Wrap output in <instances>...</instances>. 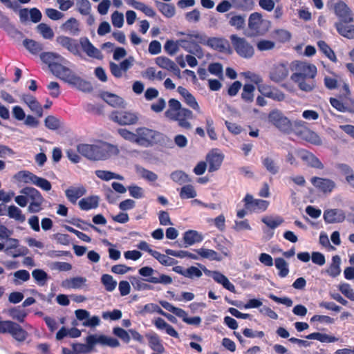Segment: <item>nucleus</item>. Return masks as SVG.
Instances as JSON below:
<instances>
[{"label":"nucleus","instance_id":"a19ab883","mask_svg":"<svg viewBox=\"0 0 354 354\" xmlns=\"http://www.w3.org/2000/svg\"><path fill=\"white\" fill-rule=\"evenodd\" d=\"M181 47L180 39L174 41L172 39H168L165 45V51L171 56L176 55L179 50V48Z\"/></svg>","mask_w":354,"mask_h":354},{"label":"nucleus","instance_id":"a18cd8bd","mask_svg":"<svg viewBox=\"0 0 354 354\" xmlns=\"http://www.w3.org/2000/svg\"><path fill=\"white\" fill-rule=\"evenodd\" d=\"M165 252L166 254H167V255L173 256L175 257H178V258L182 259V258L187 257L191 259H195V260L198 259V255L191 253L188 251H185V250L176 251V250H174L171 249H166L165 250Z\"/></svg>","mask_w":354,"mask_h":354},{"label":"nucleus","instance_id":"603ef678","mask_svg":"<svg viewBox=\"0 0 354 354\" xmlns=\"http://www.w3.org/2000/svg\"><path fill=\"white\" fill-rule=\"evenodd\" d=\"M196 196V192L192 185L183 186L180 192V197L182 199L194 198Z\"/></svg>","mask_w":354,"mask_h":354},{"label":"nucleus","instance_id":"412c9836","mask_svg":"<svg viewBox=\"0 0 354 354\" xmlns=\"http://www.w3.org/2000/svg\"><path fill=\"white\" fill-rule=\"evenodd\" d=\"M172 270L174 272L192 279L194 278H200L203 275L201 270L195 266H190L189 268L185 269L183 266H174Z\"/></svg>","mask_w":354,"mask_h":354},{"label":"nucleus","instance_id":"bf43d9fd","mask_svg":"<svg viewBox=\"0 0 354 354\" xmlns=\"http://www.w3.org/2000/svg\"><path fill=\"white\" fill-rule=\"evenodd\" d=\"M37 175L31 173L29 171H20L15 175V178L18 180H22L25 183H33L34 180L32 179Z\"/></svg>","mask_w":354,"mask_h":354},{"label":"nucleus","instance_id":"338daca9","mask_svg":"<svg viewBox=\"0 0 354 354\" xmlns=\"http://www.w3.org/2000/svg\"><path fill=\"white\" fill-rule=\"evenodd\" d=\"M45 126L51 130H57L60 127L59 120L53 115H48L45 119Z\"/></svg>","mask_w":354,"mask_h":354},{"label":"nucleus","instance_id":"f3484780","mask_svg":"<svg viewBox=\"0 0 354 354\" xmlns=\"http://www.w3.org/2000/svg\"><path fill=\"white\" fill-rule=\"evenodd\" d=\"M307 122L302 120H297L291 125L290 132H293L299 139L310 141V129Z\"/></svg>","mask_w":354,"mask_h":354},{"label":"nucleus","instance_id":"8fccbe9b","mask_svg":"<svg viewBox=\"0 0 354 354\" xmlns=\"http://www.w3.org/2000/svg\"><path fill=\"white\" fill-rule=\"evenodd\" d=\"M32 276L39 286H44L48 278V274L41 269H35L32 272Z\"/></svg>","mask_w":354,"mask_h":354},{"label":"nucleus","instance_id":"7c9ffc66","mask_svg":"<svg viewBox=\"0 0 354 354\" xmlns=\"http://www.w3.org/2000/svg\"><path fill=\"white\" fill-rule=\"evenodd\" d=\"M154 325L158 329H160V330L165 329L166 333L169 335H170L173 337H175V338L178 337V332L174 329V328L172 326H171L168 323H167L162 318L158 317L154 321Z\"/></svg>","mask_w":354,"mask_h":354},{"label":"nucleus","instance_id":"393cba45","mask_svg":"<svg viewBox=\"0 0 354 354\" xmlns=\"http://www.w3.org/2000/svg\"><path fill=\"white\" fill-rule=\"evenodd\" d=\"M86 192L85 187L82 185L79 187H70L65 191L68 200L73 204L76 203L78 198L84 196Z\"/></svg>","mask_w":354,"mask_h":354},{"label":"nucleus","instance_id":"de8ad7c7","mask_svg":"<svg viewBox=\"0 0 354 354\" xmlns=\"http://www.w3.org/2000/svg\"><path fill=\"white\" fill-rule=\"evenodd\" d=\"M153 257L157 259L162 265L165 266H173L177 263V261L171 257L165 254H161L158 251H155L153 254Z\"/></svg>","mask_w":354,"mask_h":354},{"label":"nucleus","instance_id":"4d7b16f0","mask_svg":"<svg viewBox=\"0 0 354 354\" xmlns=\"http://www.w3.org/2000/svg\"><path fill=\"white\" fill-rule=\"evenodd\" d=\"M311 339H316L321 342L330 343L337 340V339L331 335L322 333H311Z\"/></svg>","mask_w":354,"mask_h":354},{"label":"nucleus","instance_id":"69168bd1","mask_svg":"<svg viewBox=\"0 0 354 354\" xmlns=\"http://www.w3.org/2000/svg\"><path fill=\"white\" fill-rule=\"evenodd\" d=\"M78 12L83 15H88L91 12V3L88 0H76Z\"/></svg>","mask_w":354,"mask_h":354},{"label":"nucleus","instance_id":"473e14b6","mask_svg":"<svg viewBox=\"0 0 354 354\" xmlns=\"http://www.w3.org/2000/svg\"><path fill=\"white\" fill-rule=\"evenodd\" d=\"M62 30L68 32L72 35H77L80 33V24L78 21L71 17L68 19L62 26Z\"/></svg>","mask_w":354,"mask_h":354},{"label":"nucleus","instance_id":"cd10ccee","mask_svg":"<svg viewBox=\"0 0 354 354\" xmlns=\"http://www.w3.org/2000/svg\"><path fill=\"white\" fill-rule=\"evenodd\" d=\"M146 337L149 341V347L158 353H162L165 348L158 334L155 333L147 334Z\"/></svg>","mask_w":354,"mask_h":354},{"label":"nucleus","instance_id":"774afa93","mask_svg":"<svg viewBox=\"0 0 354 354\" xmlns=\"http://www.w3.org/2000/svg\"><path fill=\"white\" fill-rule=\"evenodd\" d=\"M113 333L124 343H129L131 340V337L128 332L120 327H115L113 330Z\"/></svg>","mask_w":354,"mask_h":354},{"label":"nucleus","instance_id":"7ed1b4c3","mask_svg":"<svg viewBox=\"0 0 354 354\" xmlns=\"http://www.w3.org/2000/svg\"><path fill=\"white\" fill-rule=\"evenodd\" d=\"M77 150L80 155L92 161L106 160L119 153L116 146L99 140L93 144L80 143L77 145Z\"/></svg>","mask_w":354,"mask_h":354},{"label":"nucleus","instance_id":"4be33fe9","mask_svg":"<svg viewBox=\"0 0 354 354\" xmlns=\"http://www.w3.org/2000/svg\"><path fill=\"white\" fill-rule=\"evenodd\" d=\"M288 75V68L284 64L274 66L270 72V78L274 82H280L285 80Z\"/></svg>","mask_w":354,"mask_h":354},{"label":"nucleus","instance_id":"aec40b11","mask_svg":"<svg viewBox=\"0 0 354 354\" xmlns=\"http://www.w3.org/2000/svg\"><path fill=\"white\" fill-rule=\"evenodd\" d=\"M56 41L59 44L66 48L71 53L74 55L79 54V44L74 39L62 35L57 37Z\"/></svg>","mask_w":354,"mask_h":354},{"label":"nucleus","instance_id":"5701e85b","mask_svg":"<svg viewBox=\"0 0 354 354\" xmlns=\"http://www.w3.org/2000/svg\"><path fill=\"white\" fill-rule=\"evenodd\" d=\"M80 44L82 50L88 56L97 59L102 57L100 51L92 44L87 37H81Z\"/></svg>","mask_w":354,"mask_h":354},{"label":"nucleus","instance_id":"0e129e2a","mask_svg":"<svg viewBox=\"0 0 354 354\" xmlns=\"http://www.w3.org/2000/svg\"><path fill=\"white\" fill-rule=\"evenodd\" d=\"M262 162L267 171H268L271 174L274 175L278 172L279 167L272 158L269 157L265 158Z\"/></svg>","mask_w":354,"mask_h":354},{"label":"nucleus","instance_id":"864d4df0","mask_svg":"<svg viewBox=\"0 0 354 354\" xmlns=\"http://www.w3.org/2000/svg\"><path fill=\"white\" fill-rule=\"evenodd\" d=\"M317 46L319 49L330 60L334 61L336 59V56L333 50L324 41H319L317 42Z\"/></svg>","mask_w":354,"mask_h":354},{"label":"nucleus","instance_id":"ddd939ff","mask_svg":"<svg viewBox=\"0 0 354 354\" xmlns=\"http://www.w3.org/2000/svg\"><path fill=\"white\" fill-rule=\"evenodd\" d=\"M268 120L280 131L290 133L291 130V122L278 111H272L268 115Z\"/></svg>","mask_w":354,"mask_h":354},{"label":"nucleus","instance_id":"09e8293b","mask_svg":"<svg viewBox=\"0 0 354 354\" xmlns=\"http://www.w3.org/2000/svg\"><path fill=\"white\" fill-rule=\"evenodd\" d=\"M101 282L104 285L106 290L112 292L117 286V281L113 277L108 274H104L101 277Z\"/></svg>","mask_w":354,"mask_h":354},{"label":"nucleus","instance_id":"f257e3e1","mask_svg":"<svg viewBox=\"0 0 354 354\" xmlns=\"http://www.w3.org/2000/svg\"><path fill=\"white\" fill-rule=\"evenodd\" d=\"M41 60L48 65L50 71L57 77L80 90H90L91 84L77 76L68 67L71 63L64 57L53 52H44L40 54Z\"/></svg>","mask_w":354,"mask_h":354},{"label":"nucleus","instance_id":"37998d69","mask_svg":"<svg viewBox=\"0 0 354 354\" xmlns=\"http://www.w3.org/2000/svg\"><path fill=\"white\" fill-rule=\"evenodd\" d=\"M158 10L166 17L171 18L175 15V7L171 4L156 1Z\"/></svg>","mask_w":354,"mask_h":354},{"label":"nucleus","instance_id":"4c0bfd02","mask_svg":"<svg viewBox=\"0 0 354 354\" xmlns=\"http://www.w3.org/2000/svg\"><path fill=\"white\" fill-rule=\"evenodd\" d=\"M341 259L338 255H335L332 258V263L327 269V273L333 277H336L341 272L340 269Z\"/></svg>","mask_w":354,"mask_h":354},{"label":"nucleus","instance_id":"f03ea898","mask_svg":"<svg viewBox=\"0 0 354 354\" xmlns=\"http://www.w3.org/2000/svg\"><path fill=\"white\" fill-rule=\"evenodd\" d=\"M337 21L334 26L337 33L348 39H354V13L342 0H339L331 6Z\"/></svg>","mask_w":354,"mask_h":354},{"label":"nucleus","instance_id":"680f3d73","mask_svg":"<svg viewBox=\"0 0 354 354\" xmlns=\"http://www.w3.org/2000/svg\"><path fill=\"white\" fill-rule=\"evenodd\" d=\"M34 182L32 184L37 185L44 191H50L52 188L51 183L47 179L39 177L37 176L32 177Z\"/></svg>","mask_w":354,"mask_h":354},{"label":"nucleus","instance_id":"bb28decb","mask_svg":"<svg viewBox=\"0 0 354 354\" xmlns=\"http://www.w3.org/2000/svg\"><path fill=\"white\" fill-rule=\"evenodd\" d=\"M100 198L97 196H90L82 198L78 205L80 208L84 211H88L92 209H95L99 205Z\"/></svg>","mask_w":354,"mask_h":354},{"label":"nucleus","instance_id":"c756f323","mask_svg":"<svg viewBox=\"0 0 354 354\" xmlns=\"http://www.w3.org/2000/svg\"><path fill=\"white\" fill-rule=\"evenodd\" d=\"M86 279L83 277H75L62 281V286L67 288L79 289L85 285Z\"/></svg>","mask_w":354,"mask_h":354},{"label":"nucleus","instance_id":"6e6d98bb","mask_svg":"<svg viewBox=\"0 0 354 354\" xmlns=\"http://www.w3.org/2000/svg\"><path fill=\"white\" fill-rule=\"evenodd\" d=\"M156 64L162 68L170 71L175 62L167 57L160 56L156 58Z\"/></svg>","mask_w":354,"mask_h":354},{"label":"nucleus","instance_id":"9b49d317","mask_svg":"<svg viewBox=\"0 0 354 354\" xmlns=\"http://www.w3.org/2000/svg\"><path fill=\"white\" fill-rule=\"evenodd\" d=\"M112 121L122 126L136 124L138 121V115L127 111H114L110 115Z\"/></svg>","mask_w":354,"mask_h":354},{"label":"nucleus","instance_id":"a878e982","mask_svg":"<svg viewBox=\"0 0 354 354\" xmlns=\"http://www.w3.org/2000/svg\"><path fill=\"white\" fill-rule=\"evenodd\" d=\"M205 44L207 45L212 49L221 53L225 52L229 46L225 39L217 37H210L207 39L205 37Z\"/></svg>","mask_w":354,"mask_h":354},{"label":"nucleus","instance_id":"3c124183","mask_svg":"<svg viewBox=\"0 0 354 354\" xmlns=\"http://www.w3.org/2000/svg\"><path fill=\"white\" fill-rule=\"evenodd\" d=\"M275 266L279 270V276L281 277H285L288 274L289 269L286 261L281 257L276 258Z\"/></svg>","mask_w":354,"mask_h":354},{"label":"nucleus","instance_id":"c03bdc74","mask_svg":"<svg viewBox=\"0 0 354 354\" xmlns=\"http://www.w3.org/2000/svg\"><path fill=\"white\" fill-rule=\"evenodd\" d=\"M8 216L10 218H14L19 223H24L26 221V216L22 211L15 205H10L8 207Z\"/></svg>","mask_w":354,"mask_h":354},{"label":"nucleus","instance_id":"9d476101","mask_svg":"<svg viewBox=\"0 0 354 354\" xmlns=\"http://www.w3.org/2000/svg\"><path fill=\"white\" fill-rule=\"evenodd\" d=\"M230 39L234 49L239 56L247 59L253 56L254 49L245 38L233 34L230 35Z\"/></svg>","mask_w":354,"mask_h":354},{"label":"nucleus","instance_id":"e2e57ef3","mask_svg":"<svg viewBox=\"0 0 354 354\" xmlns=\"http://www.w3.org/2000/svg\"><path fill=\"white\" fill-rule=\"evenodd\" d=\"M183 315L178 316V317L181 318L182 320L187 324L194 325V326H199L201 323V318L198 316H195L192 317H188L187 313L183 309L182 310Z\"/></svg>","mask_w":354,"mask_h":354},{"label":"nucleus","instance_id":"0eeeda50","mask_svg":"<svg viewBox=\"0 0 354 354\" xmlns=\"http://www.w3.org/2000/svg\"><path fill=\"white\" fill-rule=\"evenodd\" d=\"M136 132V144L142 147H151L160 143L162 138L161 133L147 127H138Z\"/></svg>","mask_w":354,"mask_h":354},{"label":"nucleus","instance_id":"5fc2aeb1","mask_svg":"<svg viewBox=\"0 0 354 354\" xmlns=\"http://www.w3.org/2000/svg\"><path fill=\"white\" fill-rule=\"evenodd\" d=\"M144 280L148 283H162L165 285L171 284L172 283V278L170 276L164 274H160L159 277H151L145 279Z\"/></svg>","mask_w":354,"mask_h":354},{"label":"nucleus","instance_id":"f8f14e48","mask_svg":"<svg viewBox=\"0 0 354 354\" xmlns=\"http://www.w3.org/2000/svg\"><path fill=\"white\" fill-rule=\"evenodd\" d=\"M245 208L249 212H263L268 209L270 203L262 199H255L252 195L247 194L243 199Z\"/></svg>","mask_w":354,"mask_h":354},{"label":"nucleus","instance_id":"f704fd0d","mask_svg":"<svg viewBox=\"0 0 354 354\" xmlns=\"http://www.w3.org/2000/svg\"><path fill=\"white\" fill-rule=\"evenodd\" d=\"M261 221L270 229L274 230L284 222V219L280 216H266L261 218Z\"/></svg>","mask_w":354,"mask_h":354},{"label":"nucleus","instance_id":"20e7f679","mask_svg":"<svg viewBox=\"0 0 354 354\" xmlns=\"http://www.w3.org/2000/svg\"><path fill=\"white\" fill-rule=\"evenodd\" d=\"M180 34L186 36L185 38L180 39L181 48L198 58L203 57V52L200 44H205V35L198 31H192L191 33L180 32Z\"/></svg>","mask_w":354,"mask_h":354},{"label":"nucleus","instance_id":"2eb2a0df","mask_svg":"<svg viewBox=\"0 0 354 354\" xmlns=\"http://www.w3.org/2000/svg\"><path fill=\"white\" fill-rule=\"evenodd\" d=\"M224 155L219 152L218 149H212L207 155V162L209 165V172L218 170L223 161Z\"/></svg>","mask_w":354,"mask_h":354},{"label":"nucleus","instance_id":"2f4dec72","mask_svg":"<svg viewBox=\"0 0 354 354\" xmlns=\"http://www.w3.org/2000/svg\"><path fill=\"white\" fill-rule=\"evenodd\" d=\"M20 193L26 195L32 200L31 202H44V198L41 193L35 188L26 187L20 190Z\"/></svg>","mask_w":354,"mask_h":354},{"label":"nucleus","instance_id":"72a5a7b5","mask_svg":"<svg viewBox=\"0 0 354 354\" xmlns=\"http://www.w3.org/2000/svg\"><path fill=\"white\" fill-rule=\"evenodd\" d=\"M212 278L215 281L218 283L223 285V286L230 290V292H234L235 290L234 286L229 281V279L222 273L218 271H214L212 274Z\"/></svg>","mask_w":354,"mask_h":354},{"label":"nucleus","instance_id":"39448f33","mask_svg":"<svg viewBox=\"0 0 354 354\" xmlns=\"http://www.w3.org/2000/svg\"><path fill=\"white\" fill-rule=\"evenodd\" d=\"M270 27V21L264 19L261 13L252 12L248 18L247 36L249 37L263 36L268 32Z\"/></svg>","mask_w":354,"mask_h":354},{"label":"nucleus","instance_id":"13d9d810","mask_svg":"<svg viewBox=\"0 0 354 354\" xmlns=\"http://www.w3.org/2000/svg\"><path fill=\"white\" fill-rule=\"evenodd\" d=\"M37 28L44 39H50L54 37L52 28L44 23L39 24Z\"/></svg>","mask_w":354,"mask_h":354},{"label":"nucleus","instance_id":"6e6552de","mask_svg":"<svg viewBox=\"0 0 354 354\" xmlns=\"http://www.w3.org/2000/svg\"><path fill=\"white\" fill-rule=\"evenodd\" d=\"M0 334H10L16 341L24 342L28 336V332L19 324L10 320L0 319Z\"/></svg>","mask_w":354,"mask_h":354},{"label":"nucleus","instance_id":"b1692460","mask_svg":"<svg viewBox=\"0 0 354 354\" xmlns=\"http://www.w3.org/2000/svg\"><path fill=\"white\" fill-rule=\"evenodd\" d=\"M203 240V236L195 230H188L183 234V244L178 243L179 247L187 248L192 245L196 243H200Z\"/></svg>","mask_w":354,"mask_h":354},{"label":"nucleus","instance_id":"4468645a","mask_svg":"<svg viewBox=\"0 0 354 354\" xmlns=\"http://www.w3.org/2000/svg\"><path fill=\"white\" fill-rule=\"evenodd\" d=\"M311 184L318 193L324 195L330 194L335 187V183L333 180L320 177L311 178Z\"/></svg>","mask_w":354,"mask_h":354},{"label":"nucleus","instance_id":"423d86ee","mask_svg":"<svg viewBox=\"0 0 354 354\" xmlns=\"http://www.w3.org/2000/svg\"><path fill=\"white\" fill-rule=\"evenodd\" d=\"M291 68L292 71H295V73L290 76L291 80L297 84L301 90L308 91L310 85L306 80L310 77V64L301 61H295L292 63Z\"/></svg>","mask_w":354,"mask_h":354},{"label":"nucleus","instance_id":"c85d7f7f","mask_svg":"<svg viewBox=\"0 0 354 354\" xmlns=\"http://www.w3.org/2000/svg\"><path fill=\"white\" fill-rule=\"evenodd\" d=\"M229 19V24L240 30L244 28L245 25V19L244 15H236L234 12H230L226 15Z\"/></svg>","mask_w":354,"mask_h":354},{"label":"nucleus","instance_id":"49530a36","mask_svg":"<svg viewBox=\"0 0 354 354\" xmlns=\"http://www.w3.org/2000/svg\"><path fill=\"white\" fill-rule=\"evenodd\" d=\"M170 177L173 181L179 185H183L191 181L189 176L183 171L178 170L173 171Z\"/></svg>","mask_w":354,"mask_h":354},{"label":"nucleus","instance_id":"e433bc0d","mask_svg":"<svg viewBox=\"0 0 354 354\" xmlns=\"http://www.w3.org/2000/svg\"><path fill=\"white\" fill-rule=\"evenodd\" d=\"M24 47L32 54L37 55L43 50V45L30 39H25L23 41Z\"/></svg>","mask_w":354,"mask_h":354},{"label":"nucleus","instance_id":"1a4fd4ad","mask_svg":"<svg viewBox=\"0 0 354 354\" xmlns=\"http://www.w3.org/2000/svg\"><path fill=\"white\" fill-rule=\"evenodd\" d=\"M169 108L165 112L166 118L170 120H178V118L185 119H192L193 118V113L188 109L183 108L180 102L171 98L168 102Z\"/></svg>","mask_w":354,"mask_h":354},{"label":"nucleus","instance_id":"dca6fc26","mask_svg":"<svg viewBox=\"0 0 354 354\" xmlns=\"http://www.w3.org/2000/svg\"><path fill=\"white\" fill-rule=\"evenodd\" d=\"M7 239L10 244L4 250L6 254L16 258L20 256H25L28 254V250L27 248L24 246L19 248V241L18 239L10 238V236Z\"/></svg>","mask_w":354,"mask_h":354},{"label":"nucleus","instance_id":"6ab92c4d","mask_svg":"<svg viewBox=\"0 0 354 354\" xmlns=\"http://www.w3.org/2000/svg\"><path fill=\"white\" fill-rule=\"evenodd\" d=\"M346 216L343 210L339 209H327L324 212V218L326 223H341L345 220Z\"/></svg>","mask_w":354,"mask_h":354},{"label":"nucleus","instance_id":"c9c22d12","mask_svg":"<svg viewBox=\"0 0 354 354\" xmlns=\"http://www.w3.org/2000/svg\"><path fill=\"white\" fill-rule=\"evenodd\" d=\"M102 99L113 107H120L123 105V99L115 94L105 92L102 94Z\"/></svg>","mask_w":354,"mask_h":354},{"label":"nucleus","instance_id":"58836bf2","mask_svg":"<svg viewBox=\"0 0 354 354\" xmlns=\"http://www.w3.org/2000/svg\"><path fill=\"white\" fill-rule=\"evenodd\" d=\"M195 252L198 255L201 256L203 258L207 259L209 260H215L220 261H221V257L214 250L207 248H200L198 250H195Z\"/></svg>","mask_w":354,"mask_h":354},{"label":"nucleus","instance_id":"ea45409f","mask_svg":"<svg viewBox=\"0 0 354 354\" xmlns=\"http://www.w3.org/2000/svg\"><path fill=\"white\" fill-rule=\"evenodd\" d=\"M86 344L82 343H73L72 344L73 349L77 352V353H88L91 352L93 349V344L90 343V336H87L86 338Z\"/></svg>","mask_w":354,"mask_h":354},{"label":"nucleus","instance_id":"a211bd4d","mask_svg":"<svg viewBox=\"0 0 354 354\" xmlns=\"http://www.w3.org/2000/svg\"><path fill=\"white\" fill-rule=\"evenodd\" d=\"M90 343L94 346L99 343L102 345L109 346L111 348H115L120 346L119 341L114 337H107L104 335L97 336L96 335H90Z\"/></svg>","mask_w":354,"mask_h":354},{"label":"nucleus","instance_id":"79ce46f5","mask_svg":"<svg viewBox=\"0 0 354 354\" xmlns=\"http://www.w3.org/2000/svg\"><path fill=\"white\" fill-rule=\"evenodd\" d=\"M255 86L252 84H245L243 87L241 99L246 103H251L254 100Z\"/></svg>","mask_w":354,"mask_h":354},{"label":"nucleus","instance_id":"052dcab7","mask_svg":"<svg viewBox=\"0 0 354 354\" xmlns=\"http://www.w3.org/2000/svg\"><path fill=\"white\" fill-rule=\"evenodd\" d=\"M143 279L140 278H137L135 277H133L131 278V282L134 288V289L137 290H152L153 287L152 286L145 283L143 281Z\"/></svg>","mask_w":354,"mask_h":354}]
</instances>
